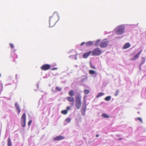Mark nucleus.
<instances>
[{"mask_svg":"<svg viewBox=\"0 0 146 146\" xmlns=\"http://www.w3.org/2000/svg\"><path fill=\"white\" fill-rule=\"evenodd\" d=\"M1 76V74H0V76Z\"/></svg>","mask_w":146,"mask_h":146,"instance_id":"obj_55","label":"nucleus"},{"mask_svg":"<svg viewBox=\"0 0 146 146\" xmlns=\"http://www.w3.org/2000/svg\"><path fill=\"white\" fill-rule=\"evenodd\" d=\"M68 113V111L67 110H62L61 111V113L62 114H66L67 113Z\"/></svg>","mask_w":146,"mask_h":146,"instance_id":"obj_27","label":"nucleus"},{"mask_svg":"<svg viewBox=\"0 0 146 146\" xmlns=\"http://www.w3.org/2000/svg\"><path fill=\"white\" fill-rule=\"evenodd\" d=\"M64 139V137L61 135H59L54 137L53 140L55 141L60 140Z\"/></svg>","mask_w":146,"mask_h":146,"instance_id":"obj_9","label":"nucleus"},{"mask_svg":"<svg viewBox=\"0 0 146 146\" xmlns=\"http://www.w3.org/2000/svg\"><path fill=\"white\" fill-rule=\"evenodd\" d=\"M9 45L11 48L13 49L14 48V46L13 44L12 43H10Z\"/></svg>","mask_w":146,"mask_h":146,"instance_id":"obj_32","label":"nucleus"},{"mask_svg":"<svg viewBox=\"0 0 146 146\" xmlns=\"http://www.w3.org/2000/svg\"><path fill=\"white\" fill-rule=\"evenodd\" d=\"M60 19V17L58 13L55 12L53 15L49 17V27H52Z\"/></svg>","mask_w":146,"mask_h":146,"instance_id":"obj_1","label":"nucleus"},{"mask_svg":"<svg viewBox=\"0 0 146 146\" xmlns=\"http://www.w3.org/2000/svg\"><path fill=\"white\" fill-rule=\"evenodd\" d=\"M86 104H83L82 108L81 109L86 110Z\"/></svg>","mask_w":146,"mask_h":146,"instance_id":"obj_28","label":"nucleus"},{"mask_svg":"<svg viewBox=\"0 0 146 146\" xmlns=\"http://www.w3.org/2000/svg\"><path fill=\"white\" fill-rule=\"evenodd\" d=\"M74 59L75 60H76L77 59V57L76 56H75Z\"/></svg>","mask_w":146,"mask_h":146,"instance_id":"obj_42","label":"nucleus"},{"mask_svg":"<svg viewBox=\"0 0 146 146\" xmlns=\"http://www.w3.org/2000/svg\"><path fill=\"white\" fill-rule=\"evenodd\" d=\"M17 74L16 75H15V76H16V78H17Z\"/></svg>","mask_w":146,"mask_h":146,"instance_id":"obj_49","label":"nucleus"},{"mask_svg":"<svg viewBox=\"0 0 146 146\" xmlns=\"http://www.w3.org/2000/svg\"><path fill=\"white\" fill-rule=\"evenodd\" d=\"M86 98V96H85L84 97V99H85Z\"/></svg>","mask_w":146,"mask_h":146,"instance_id":"obj_45","label":"nucleus"},{"mask_svg":"<svg viewBox=\"0 0 146 146\" xmlns=\"http://www.w3.org/2000/svg\"><path fill=\"white\" fill-rule=\"evenodd\" d=\"M100 41V40H96L94 43V44L95 46H98L99 45V42Z\"/></svg>","mask_w":146,"mask_h":146,"instance_id":"obj_22","label":"nucleus"},{"mask_svg":"<svg viewBox=\"0 0 146 146\" xmlns=\"http://www.w3.org/2000/svg\"><path fill=\"white\" fill-rule=\"evenodd\" d=\"M55 89L57 91H60L62 90V88H60L58 86H56L55 88Z\"/></svg>","mask_w":146,"mask_h":146,"instance_id":"obj_30","label":"nucleus"},{"mask_svg":"<svg viewBox=\"0 0 146 146\" xmlns=\"http://www.w3.org/2000/svg\"><path fill=\"white\" fill-rule=\"evenodd\" d=\"M90 64L91 67V68H92L94 69H96V68L95 67V66H94L92 65V64L91 63Z\"/></svg>","mask_w":146,"mask_h":146,"instance_id":"obj_33","label":"nucleus"},{"mask_svg":"<svg viewBox=\"0 0 146 146\" xmlns=\"http://www.w3.org/2000/svg\"><path fill=\"white\" fill-rule=\"evenodd\" d=\"M53 91V90H52V91Z\"/></svg>","mask_w":146,"mask_h":146,"instance_id":"obj_53","label":"nucleus"},{"mask_svg":"<svg viewBox=\"0 0 146 146\" xmlns=\"http://www.w3.org/2000/svg\"><path fill=\"white\" fill-rule=\"evenodd\" d=\"M75 66L76 67H78V66H77V65H75Z\"/></svg>","mask_w":146,"mask_h":146,"instance_id":"obj_48","label":"nucleus"},{"mask_svg":"<svg viewBox=\"0 0 146 146\" xmlns=\"http://www.w3.org/2000/svg\"><path fill=\"white\" fill-rule=\"evenodd\" d=\"M111 99V96H109L106 97L105 99V100L107 101H110Z\"/></svg>","mask_w":146,"mask_h":146,"instance_id":"obj_24","label":"nucleus"},{"mask_svg":"<svg viewBox=\"0 0 146 146\" xmlns=\"http://www.w3.org/2000/svg\"><path fill=\"white\" fill-rule=\"evenodd\" d=\"M15 106L16 107V109L18 110V113L19 114L21 111V110L19 106L17 103V102L15 103Z\"/></svg>","mask_w":146,"mask_h":146,"instance_id":"obj_14","label":"nucleus"},{"mask_svg":"<svg viewBox=\"0 0 146 146\" xmlns=\"http://www.w3.org/2000/svg\"><path fill=\"white\" fill-rule=\"evenodd\" d=\"M74 56V55H72V56H70L69 57H72V56Z\"/></svg>","mask_w":146,"mask_h":146,"instance_id":"obj_47","label":"nucleus"},{"mask_svg":"<svg viewBox=\"0 0 146 146\" xmlns=\"http://www.w3.org/2000/svg\"><path fill=\"white\" fill-rule=\"evenodd\" d=\"M86 80H87V77L86 75H84L82 76V79H81L80 82L81 83H83Z\"/></svg>","mask_w":146,"mask_h":146,"instance_id":"obj_13","label":"nucleus"},{"mask_svg":"<svg viewBox=\"0 0 146 146\" xmlns=\"http://www.w3.org/2000/svg\"><path fill=\"white\" fill-rule=\"evenodd\" d=\"M71 120V119L69 118H67L65 119V121L67 123L70 122Z\"/></svg>","mask_w":146,"mask_h":146,"instance_id":"obj_29","label":"nucleus"},{"mask_svg":"<svg viewBox=\"0 0 146 146\" xmlns=\"http://www.w3.org/2000/svg\"><path fill=\"white\" fill-rule=\"evenodd\" d=\"M86 110L81 109V114L82 115H85V112Z\"/></svg>","mask_w":146,"mask_h":146,"instance_id":"obj_20","label":"nucleus"},{"mask_svg":"<svg viewBox=\"0 0 146 146\" xmlns=\"http://www.w3.org/2000/svg\"><path fill=\"white\" fill-rule=\"evenodd\" d=\"M84 101H83V104H86V99H83Z\"/></svg>","mask_w":146,"mask_h":146,"instance_id":"obj_37","label":"nucleus"},{"mask_svg":"<svg viewBox=\"0 0 146 146\" xmlns=\"http://www.w3.org/2000/svg\"><path fill=\"white\" fill-rule=\"evenodd\" d=\"M137 119L139 120L141 122H143L141 118L140 117H138Z\"/></svg>","mask_w":146,"mask_h":146,"instance_id":"obj_36","label":"nucleus"},{"mask_svg":"<svg viewBox=\"0 0 146 146\" xmlns=\"http://www.w3.org/2000/svg\"><path fill=\"white\" fill-rule=\"evenodd\" d=\"M3 90V85L1 82H0V93Z\"/></svg>","mask_w":146,"mask_h":146,"instance_id":"obj_25","label":"nucleus"},{"mask_svg":"<svg viewBox=\"0 0 146 146\" xmlns=\"http://www.w3.org/2000/svg\"><path fill=\"white\" fill-rule=\"evenodd\" d=\"M67 100L69 102H71L70 104L73 106L74 105V98L72 96L68 97L66 98Z\"/></svg>","mask_w":146,"mask_h":146,"instance_id":"obj_7","label":"nucleus"},{"mask_svg":"<svg viewBox=\"0 0 146 146\" xmlns=\"http://www.w3.org/2000/svg\"><path fill=\"white\" fill-rule=\"evenodd\" d=\"M102 116L104 118H108L110 117V116L109 115H108L107 114L104 113H103L102 114Z\"/></svg>","mask_w":146,"mask_h":146,"instance_id":"obj_19","label":"nucleus"},{"mask_svg":"<svg viewBox=\"0 0 146 146\" xmlns=\"http://www.w3.org/2000/svg\"><path fill=\"white\" fill-rule=\"evenodd\" d=\"M122 139V138H119L118 139V140L119 141H120V140H121Z\"/></svg>","mask_w":146,"mask_h":146,"instance_id":"obj_43","label":"nucleus"},{"mask_svg":"<svg viewBox=\"0 0 146 146\" xmlns=\"http://www.w3.org/2000/svg\"><path fill=\"white\" fill-rule=\"evenodd\" d=\"M104 93L103 92L100 93L97 96V98L100 97L104 95Z\"/></svg>","mask_w":146,"mask_h":146,"instance_id":"obj_23","label":"nucleus"},{"mask_svg":"<svg viewBox=\"0 0 146 146\" xmlns=\"http://www.w3.org/2000/svg\"><path fill=\"white\" fill-rule=\"evenodd\" d=\"M26 117L25 113H24L21 117V125L22 127H24L26 125Z\"/></svg>","mask_w":146,"mask_h":146,"instance_id":"obj_5","label":"nucleus"},{"mask_svg":"<svg viewBox=\"0 0 146 146\" xmlns=\"http://www.w3.org/2000/svg\"><path fill=\"white\" fill-rule=\"evenodd\" d=\"M81 96L80 95H79L76 98V104L75 105L78 109H79L81 105Z\"/></svg>","mask_w":146,"mask_h":146,"instance_id":"obj_3","label":"nucleus"},{"mask_svg":"<svg viewBox=\"0 0 146 146\" xmlns=\"http://www.w3.org/2000/svg\"><path fill=\"white\" fill-rule=\"evenodd\" d=\"M16 49H14L13 50H12L11 51V56L13 57V56L12 55V54H15V53H14L16 51Z\"/></svg>","mask_w":146,"mask_h":146,"instance_id":"obj_31","label":"nucleus"},{"mask_svg":"<svg viewBox=\"0 0 146 146\" xmlns=\"http://www.w3.org/2000/svg\"><path fill=\"white\" fill-rule=\"evenodd\" d=\"M8 85H11V84H6L5 85V86H6Z\"/></svg>","mask_w":146,"mask_h":146,"instance_id":"obj_46","label":"nucleus"},{"mask_svg":"<svg viewBox=\"0 0 146 146\" xmlns=\"http://www.w3.org/2000/svg\"><path fill=\"white\" fill-rule=\"evenodd\" d=\"M57 69V68H52V70H56Z\"/></svg>","mask_w":146,"mask_h":146,"instance_id":"obj_40","label":"nucleus"},{"mask_svg":"<svg viewBox=\"0 0 146 146\" xmlns=\"http://www.w3.org/2000/svg\"><path fill=\"white\" fill-rule=\"evenodd\" d=\"M119 91L118 90H117L116 91V93H115V96H117V95L118 93H119Z\"/></svg>","mask_w":146,"mask_h":146,"instance_id":"obj_35","label":"nucleus"},{"mask_svg":"<svg viewBox=\"0 0 146 146\" xmlns=\"http://www.w3.org/2000/svg\"><path fill=\"white\" fill-rule=\"evenodd\" d=\"M117 136H118V137H119L120 136L119 135H117Z\"/></svg>","mask_w":146,"mask_h":146,"instance_id":"obj_52","label":"nucleus"},{"mask_svg":"<svg viewBox=\"0 0 146 146\" xmlns=\"http://www.w3.org/2000/svg\"><path fill=\"white\" fill-rule=\"evenodd\" d=\"M94 41H89L86 43V46H92L94 44Z\"/></svg>","mask_w":146,"mask_h":146,"instance_id":"obj_11","label":"nucleus"},{"mask_svg":"<svg viewBox=\"0 0 146 146\" xmlns=\"http://www.w3.org/2000/svg\"><path fill=\"white\" fill-rule=\"evenodd\" d=\"M85 43L84 42H82L81 44V45H83L84 44H85Z\"/></svg>","mask_w":146,"mask_h":146,"instance_id":"obj_41","label":"nucleus"},{"mask_svg":"<svg viewBox=\"0 0 146 146\" xmlns=\"http://www.w3.org/2000/svg\"><path fill=\"white\" fill-rule=\"evenodd\" d=\"M32 122V121L31 120H30V121H29L28 123V125L29 126L30 125L31 123Z\"/></svg>","mask_w":146,"mask_h":146,"instance_id":"obj_38","label":"nucleus"},{"mask_svg":"<svg viewBox=\"0 0 146 146\" xmlns=\"http://www.w3.org/2000/svg\"><path fill=\"white\" fill-rule=\"evenodd\" d=\"M90 90H85L84 91V93L86 94H88L90 92Z\"/></svg>","mask_w":146,"mask_h":146,"instance_id":"obj_26","label":"nucleus"},{"mask_svg":"<svg viewBox=\"0 0 146 146\" xmlns=\"http://www.w3.org/2000/svg\"><path fill=\"white\" fill-rule=\"evenodd\" d=\"M145 58L144 57H142L141 58V61L140 63V66L143 64L145 62Z\"/></svg>","mask_w":146,"mask_h":146,"instance_id":"obj_17","label":"nucleus"},{"mask_svg":"<svg viewBox=\"0 0 146 146\" xmlns=\"http://www.w3.org/2000/svg\"><path fill=\"white\" fill-rule=\"evenodd\" d=\"M122 36L121 37H116L115 38V39H121L122 38Z\"/></svg>","mask_w":146,"mask_h":146,"instance_id":"obj_34","label":"nucleus"},{"mask_svg":"<svg viewBox=\"0 0 146 146\" xmlns=\"http://www.w3.org/2000/svg\"><path fill=\"white\" fill-rule=\"evenodd\" d=\"M125 28V26L124 25H120L117 27L114 30L117 34L121 35L123 34L124 33Z\"/></svg>","mask_w":146,"mask_h":146,"instance_id":"obj_2","label":"nucleus"},{"mask_svg":"<svg viewBox=\"0 0 146 146\" xmlns=\"http://www.w3.org/2000/svg\"><path fill=\"white\" fill-rule=\"evenodd\" d=\"M99 135H98V134H97V135H96V137H99Z\"/></svg>","mask_w":146,"mask_h":146,"instance_id":"obj_44","label":"nucleus"},{"mask_svg":"<svg viewBox=\"0 0 146 146\" xmlns=\"http://www.w3.org/2000/svg\"><path fill=\"white\" fill-rule=\"evenodd\" d=\"M108 42L106 40H104L100 44V46L102 48H104L107 47L108 45Z\"/></svg>","mask_w":146,"mask_h":146,"instance_id":"obj_6","label":"nucleus"},{"mask_svg":"<svg viewBox=\"0 0 146 146\" xmlns=\"http://www.w3.org/2000/svg\"><path fill=\"white\" fill-rule=\"evenodd\" d=\"M69 95L70 96H72L74 95V92L73 90H70L69 92Z\"/></svg>","mask_w":146,"mask_h":146,"instance_id":"obj_21","label":"nucleus"},{"mask_svg":"<svg viewBox=\"0 0 146 146\" xmlns=\"http://www.w3.org/2000/svg\"><path fill=\"white\" fill-rule=\"evenodd\" d=\"M53 91V90H52V91Z\"/></svg>","mask_w":146,"mask_h":146,"instance_id":"obj_54","label":"nucleus"},{"mask_svg":"<svg viewBox=\"0 0 146 146\" xmlns=\"http://www.w3.org/2000/svg\"><path fill=\"white\" fill-rule=\"evenodd\" d=\"M142 51V50H141L140 51H139V52L136 55H135L134 56V58L132 60H135V59H136L138 58V57H139L140 54H141V52Z\"/></svg>","mask_w":146,"mask_h":146,"instance_id":"obj_12","label":"nucleus"},{"mask_svg":"<svg viewBox=\"0 0 146 146\" xmlns=\"http://www.w3.org/2000/svg\"><path fill=\"white\" fill-rule=\"evenodd\" d=\"M92 53V52L91 51L86 52L83 54V57L84 58H88Z\"/></svg>","mask_w":146,"mask_h":146,"instance_id":"obj_10","label":"nucleus"},{"mask_svg":"<svg viewBox=\"0 0 146 146\" xmlns=\"http://www.w3.org/2000/svg\"><path fill=\"white\" fill-rule=\"evenodd\" d=\"M70 106H68L67 107L66 110L68 111V110H70Z\"/></svg>","mask_w":146,"mask_h":146,"instance_id":"obj_39","label":"nucleus"},{"mask_svg":"<svg viewBox=\"0 0 146 146\" xmlns=\"http://www.w3.org/2000/svg\"><path fill=\"white\" fill-rule=\"evenodd\" d=\"M92 52L93 56H99L102 53L101 50L99 48L95 49Z\"/></svg>","mask_w":146,"mask_h":146,"instance_id":"obj_4","label":"nucleus"},{"mask_svg":"<svg viewBox=\"0 0 146 146\" xmlns=\"http://www.w3.org/2000/svg\"><path fill=\"white\" fill-rule=\"evenodd\" d=\"M130 46V44L129 43H127L125 44L123 47L124 49H126L129 48Z\"/></svg>","mask_w":146,"mask_h":146,"instance_id":"obj_16","label":"nucleus"},{"mask_svg":"<svg viewBox=\"0 0 146 146\" xmlns=\"http://www.w3.org/2000/svg\"><path fill=\"white\" fill-rule=\"evenodd\" d=\"M50 68V65L48 64H44L41 67V69L44 70H48Z\"/></svg>","mask_w":146,"mask_h":146,"instance_id":"obj_8","label":"nucleus"},{"mask_svg":"<svg viewBox=\"0 0 146 146\" xmlns=\"http://www.w3.org/2000/svg\"><path fill=\"white\" fill-rule=\"evenodd\" d=\"M89 73L90 74H95L96 75H97V74L96 73V72L94 70H90L89 71Z\"/></svg>","mask_w":146,"mask_h":146,"instance_id":"obj_18","label":"nucleus"},{"mask_svg":"<svg viewBox=\"0 0 146 146\" xmlns=\"http://www.w3.org/2000/svg\"><path fill=\"white\" fill-rule=\"evenodd\" d=\"M12 144L11 142V140L10 137L8 138L7 140L8 146H12Z\"/></svg>","mask_w":146,"mask_h":146,"instance_id":"obj_15","label":"nucleus"},{"mask_svg":"<svg viewBox=\"0 0 146 146\" xmlns=\"http://www.w3.org/2000/svg\"><path fill=\"white\" fill-rule=\"evenodd\" d=\"M133 25V26H135V25Z\"/></svg>","mask_w":146,"mask_h":146,"instance_id":"obj_51","label":"nucleus"},{"mask_svg":"<svg viewBox=\"0 0 146 146\" xmlns=\"http://www.w3.org/2000/svg\"><path fill=\"white\" fill-rule=\"evenodd\" d=\"M37 86L38 88V84H37Z\"/></svg>","mask_w":146,"mask_h":146,"instance_id":"obj_50","label":"nucleus"}]
</instances>
